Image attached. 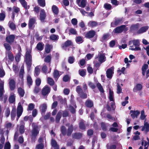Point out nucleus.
<instances>
[{
    "label": "nucleus",
    "mask_w": 149,
    "mask_h": 149,
    "mask_svg": "<svg viewBox=\"0 0 149 149\" xmlns=\"http://www.w3.org/2000/svg\"><path fill=\"white\" fill-rule=\"evenodd\" d=\"M109 100L107 106V109L108 111H110L111 109V108L110 107V106L113 109H114L115 108L113 92L110 89L109 91Z\"/></svg>",
    "instance_id": "f257e3e1"
},
{
    "label": "nucleus",
    "mask_w": 149,
    "mask_h": 149,
    "mask_svg": "<svg viewBox=\"0 0 149 149\" xmlns=\"http://www.w3.org/2000/svg\"><path fill=\"white\" fill-rule=\"evenodd\" d=\"M31 51L30 49L27 50L25 58V61L27 66V70L29 71L31 65L32 58L30 54Z\"/></svg>",
    "instance_id": "f03ea898"
},
{
    "label": "nucleus",
    "mask_w": 149,
    "mask_h": 149,
    "mask_svg": "<svg viewBox=\"0 0 149 149\" xmlns=\"http://www.w3.org/2000/svg\"><path fill=\"white\" fill-rule=\"evenodd\" d=\"M134 46V47L133 45H131L130 46V49L132 50H140V48L139 47V42L138 40H134L132 41H130L129 44L131 45L132 44Z\"/></svg>",
    "instance_id": "7ed1b4c3"
},
{
    "label": "nucleus",
    "mask_w": 149,
    "mask_h": 149,
    "mask_svg": "<svg viewBox=\"0 0 149 149\" xmlns=\"http://www.w3.org/2000/svg\"><path fill=\"white\" fill-rule=\"evenodd\" d=\"M33 129L31 132L32 139L35 138L39 133L40 128L37 126L35 125L34 123L32 124Z\"/></svg>",
    "instance_id": "20e7f679"
},
{
    "label": "nucleus",
    "mask_w": 149,
    "mask_h": 149,
    "mask_svg": "<svg viewBox=\"0 0 149 149\" xmlns=\"http://www.w3.org/2000/svg\"><path fill=\"white\" fill-rule=\"evenodd\" d=\"M147 141L144 140H142L141 146H140L139 149H148L149 144V141L147 138Z\"/></svg>",
    "instance_id": "39448f33"
},
{
    "label": "nucleus",
    "mask_w": 149,
    "mask_h": 149,
    "mask_svg": "<svg viewBox=\"0 0 149 149\" xmlns=\"http://www.w3.org/2000/svg\"><path fill=\"white\" fill-rule=\"evenodd\" d=\"M114 67H112L107 70L106 72V75L108 78L109 79H111L112 78L113 75L114 73Z\"/></svg>",
    "instance_id": "423d86ee"
},
{
    "label": "nucleus",
    "mask_w": 149,
    "mask_h": 149,
    "mask_svg": "<svg viewBox=\"0 0 149 149\" xmlns=\"http://www.w3.org/2000/svg\"><path fill=\"white\" fill-rule=\"evenodd\" d=\"M23 111L22 108L20 103H19L17 108V115L18 118L17 119V120L21 116Z\"/></svg>",
    "instance_id": "0eeeda50"
},
{
    "label": "nucleus",
    "mask_w": 149,
    "mask_h": 149,
    "mask_svg": "<svg viewBox=\"0 0 149 149\" xmlns=\"http://www.w3.org/2000/svg\"><path fill=\"white\" fill-rule=\"evenodd\" d=\"M4 82L3 81H1L0 80V98L1 100H2V96L3 94L4 93L3 90V85Z\"/></svg>",
    "instance_id": "6e6552de"
},
{
    "label": "nucleus",
    "mask_w": 149,
    "mask_h": 149,
    "mask_svg": "<svg viewBox=\"0 0 149 149\" xmlns=\"http://www.w3.org/2000/svg\"><path fill=\"white\" fill-rule=\"evenodd\" d=\"M125 27V25H122L116 28L113 31V32L115 33H121Z\"/></svg>",
    "instance_id": "1a4fd4ad"
},
{
    "label": "nucleus",
    "mask_w": 149,
    "mask_h": 149,
    "mask_svg": "<svg viewBox=\"0 0 149 149\" xmlns=\"http://www.w3.org/2000/svg\"><path fill=\"white\" fill-rule=\"evenodd\" d=\"M15 39V36L14 35H8L6 37L7 42L10 44L14 42Z\"/></svg>",
    "instance_id": "9d476101"
},
{
    "label": "nucleus",
    "mask_w": 149,
    "mask_h": 149,
    "mask_svg": "<svg viewBox=\"0 0 149 149\" xmlns=\"http://www.w3.org/2000/svg\"><path fill=\"white\" fill-rule=\"evenodd\" d=\"M50 90L49 87L46 85L44 87L42 91V94L44 95H46L50 92Z\"/></svg>",
    "instance_id": "9b49d317"
},
{
    "label": "nucleus",
    "mask_w": 149,
    "mask_h": 149,
    "mask_svg": "<svg viewBox=\"0 0 149 149\" xmlns=\"http://www.w3.org/2000/svg\"><path fill=\"white\" fill-rule=\"evenodd\" d=\"M98 60L101 63L104 62L106 60L104 54L99 53L98 54Z\"/></svg>",
    "instance_id": "f8f14e48"
},
{
    "label": "nucleus",
    "mask_w": 149,
    "mask_h": 149,
    "mask_svg": "<svg viewBox=\"0 0 149 149\" xmlns=\"http://www.w3.org/2000/svg\"><path fill=\"white\" fill-rule=\"evenodd\" d=\"M46 17L45 11L44 9H42L40 12V19L42 22H43Z\"/></svg>",
    "instance_id": "ddd939ff"
},
{
    "label": "nucleus",
    "mask_w": 149,
    "mask_h": 149,
    "mask_svg": "<svg viewBox=\"0 0 149 149\" xmlns=\"http://www.w3.org/2000/svg\"><path fill=\"white\" fill-rule=\"evenodd\" d=\"M77 2L79 6L82 8H84L86 5L85 0H77Z\"/></svg>",
    "instance_id": "4468645a"
},
{
    "label": "nucleus",
    "mask_w": 149,
    "mask_h": 149,
    "mask_svg": "<svg viewBox=\"0 0 149 149\" xmlns=\"http://www.w3.org/2000/svg\"><path fill=\"white\" fill-rule=\"evenodd\" d=\"M130 114L131 116L133 118H137L138 116L140 114V112L138 111H130Z\"/></svg>",
    "instance_id": "2eb2a0df"
},
{
    "label": "nucleus",
    "mask_w": 149,
    "mask_h": 149,
    "mask_svg": "<svg viewBox=\"0 0 149 149\" xmlns=\"http://www.w3.org/2000/svg\"><path fill=\"white\" fill-rule=\"evenodd\" d=\"M148 26H145L141 28L137 32L138 34L146 32L148 29Z\"/></svg>",
    "instance_id": "dca6fc26"
},
{
    "label": "nucleus",
    "mask_w": 149,
    "mask_h": 149,
    "mask_svg": "<svg viewBox=\"0 0 149 149\" xmlns=\"http://www.w3.org/2000/svg\"><path fill=\"white\" fill-rule=\"evenodd\" d=\"M36 19L34 18H31L29 19L28 25L29 28H31L35 23Z\"/></svg>",
    "instance_id": "f3484780"
},
{
    "label": "nucleus",
    "mask_w": 149,
    "mask_h": 149,
    "mask_svg": "<svg viewBox=\"0 0 149 149\" xmlns=\"http://www.w3.org/2000/svg\"><path fill=\"white\" fill-rule=\"evenodd\" d=\"M95 34V32L93 31H91L87 33L86 36L88 38H91L93 37Z\"/></svg>",
    "instance_id": "a211bd4d"
},
{
    "label": "nucleus",
    "mask_w": 149,
    "mask_h": 149,
    "mask_svg": "<svg viewBox=\"0 0 149 149\" xmlns=\"http://www.w3.org/2000/svg\"><path fill=\"white\" fill-rule=\"evenodd\" d=\"M142 131H145L147 132L149 131V124L145 121L144 126L142 127Z\"/></svg>",
    "instance_id": "6ab92c4d"
},
{
    "label": "nucleus",
    "mask_w": 149,
    "mask_h": 149,
    "mask_svg": "<svg viewBox=\"0 0 149 149\" xmlns=\"http://www.w3.org/2000/svg\"><path fill=\"white\" fill-rule=\"evenodd\" d=\"M47 109V105L45 103L43 104L40 105V109L42 113H44Z\"/></svg>",
    "instance_id": "aec40b11"
},
{
    "label": "nucleus",
    "mask_w": 149,
    "mask_h": 149,
    "mask_svg": "<svg viewBox=\"0 0 149 149\" xmlns=\"http://www.w3.org/2000/svg\"><path fill=\"white\" fill-rule=\"evenodd\" d=\"M142 88V86L141 84H138L134 86L133 91L134 92H136L138 91L141 90Z\"/></svg>",
    "instance_id": "412c9836"
},
{
    "label": "nucleus",
    "mask_w": 149,
    "mask_h": 149,
    "mask_svg": "<svg viewBox=\"0 0 149 149\" xmlns=\"http://www.w3.org/2000/svg\"><path fill=\"white\" fill-rule=\"evenodd\" d=\"M9 85L11 90H13L15 87V83L14 80L13 79L10 80Z\"/></svg>",
    "instance_id": "4be33fe9"
},
{
    "label": "nucleus",
    "mask_w": 149,
    "mask_h": 149,
    "mask_svg": "<svg viewBox=\"0 0 149 149\" xmlns=\"http://www.w3.org/2000/svg\"><path fill=\"white\" fill-rule=\"evenodd\" d=\"M121 20L119 19H118L116 20L114 22L111 23V26L114 27L116 26L121 23Z\"/></svg>",
    "instance_id": "5701e85b"
},
{
    "label": "nucleus",
    "mask_w": 149,
    "mask_h": 149,
    "mask_svg": "<svg viewBox=\"0 0 149 149\" xmlns=\"http://www.w3.org/2000/svg\"><path fill=\"white\" fill-rule=\"evenodd\" d=\"M13 13L12 17V18L13 19H14L15 17V14L14 13H17L19 11V8L17 7L14 6L13 8Z\"/></svg>",
    "instance_id": "b1692460"
},
{
    "label": "nucleus",
    "mask_w": 149,
    "mask_h": 149,
    "mask_svg": "<svg viewBox=\"0 0 149 149\" xmlns=\"http://www.w3.org/2000/svg\"><path fill=\"white\" fill-rule=\"evenodd\" d=\"M51 144L52 146L54 148V149H59V146L57 145L56 142L55 140L52 139Z\"/></svg>",
    "instance_id": "393cba45"
},
{
    "label": "nucleus",
    "mask_w": 149,
    "mask_h": 149,
    "mask_svg": "<svg viewBox=\"0 0 149 149\" xmlns=\"http://www.w3.org/2000/svg\"><path fill=\"white\" fill-rule=\"evenodd\" d=\"M62 112L61 111H59L56 117V121L58 123L60 120L61 118V115Z\"/></svg>",
    "instance_id": "a878e982"
},
{
    "label": "nucleus",
    "mask_w": 149,
    "mask_h": 149,
    "mask_svg": "<svg viewBox=\"0 0 149 149\" xmlns=\"http://www.w3.org/2000/svg\"><path fill=\"white\" fill-rule=\"evenodd\" d=\"M52 48V46L48 44L46 45L45 50L46 52L47 53H49L50 52L51 49Z\"/></svg>",
    "instance_id": "bb28decb"
},
{
    "label": "nucleus",
    "mask_w": 149,
    "mask_h": 149,
    "mask_svg": "<svg viewBox=\"0 0 149 149\" xmlns=\"http://www.w3.org/2000/svg\"><path fill=\"white\" fill-rule=\"evenodd\" d=\"M21 123L22 124V125H20V127L19 130L20 133L21 134H23L24 132V126L23 125L24 122H23V121H21Z\"/></svg>",
    "instance_id": "cd10ccee"
},
{
    "label": "nucleus",
    "mask_w": 149,
    "mask_h": 149,
    "mask_svg": "<svg viewBox=\"0 0 149 149\" xmlns=\"http://www.w3.org/2000/svg\"><path fill=\"white\" fill-rule=\"evenodd\" d=\"M86 105V107H91L93 106V102L91 100H88L85 103Z\"/></svg>",
    "instance_id": "c85d7f7f"
},
{
    "label": "nucleus",
    "mask_w": 149,
    "mask_h": 149,
    "mask_svg": "<svg viewBox=\"0 0 149 149\" xmlns=\"http://www.w3.org/2000/svg\"><path fill=\"white\" fill-rule=\"evenodd\" d=\"M148 68V65L146 64H144L142 68V74L143 75H145V72Z\"/></svg>",
    "instance_id": "c756f323"
},
{
    "label": "nucleus",
    "mask_w": 149,
    "mask_h": 149,
    "mask_svg": "<svg viewBox=\"0 0 149 149\" xmlns=\"http://www.w3.org/2000/svg\"><path fill=\"white\" fill-rule=\"evenodd\" d=\"M146 115H145L144 110H142L141 111L140 118L141 120H143L146 119Z\"/></svg>",
    "instance_id": "7c9ffc66"
},
{
    "label": "nucleus",
    "mask_w": 149,
    "mask_h": 149,
    "mask_svg": "<svg viewBox=\"0 0 149 149\" xmlns=\"http://www.w3.org/2000/svg\"><path fill=\"white\" fill-rule=\"evenodd\" d=\"M9 102L11 103L14 102L15 101V96L14 94H11L9 98Z\"/></svg>",
    "instance_id": "2f4dec72"
},
{
    "label": "nucleus",
    "mask_w": 149,
    "mask_h": 149,
    "mask_svg": "<svg viewBox=\"0 0 149 149\" xmlns=\"http://www.w3.org/2000/svg\"><path fill=\"white\" fill-rule=\"evenodd\" d=\"M53 75L55 80H57L59 76L58 71L56 70H55L53 73Z\"/></svg>",
    "instance_id": "473e14b6"
},
{
    "label": "nucleus",
    "mask_w": 149,
    "mask_h": 149,
    "mask_svg": "<svg viewBox=\"0 0 149 149\" xmlns=\"http://www.w3.org/2000/svg\"><path fill=\"white\" fill-rule=\"evenodd\" d=\"M18 93L21 97H22L24 94V90L21 88H19L18 89Z\"/></svg>",
    "instance_id": "72a5a7b5"
},
{
    "label": "nucleus",
    "mask_w": 149,
    "mask_h": 149,
    "mask_svg": "<svg viewBox=\"0 0 149 149\" xmlns=\"http://www.w3.org/2000/svg\"><path fill=\"white\" fill-rule=\"evenodd\" d=\"M139 26V24L133 25L131 27L130 29L131 31H134L137 29Z\"/></svg>",
    "instance_id": "f704fd0d"
},
{
    "label": "nucleus",
    "mask_w": 149,
    "mask_h": 149,
    "mask_svg": "<svg viewBox=\"0 0 149 149\" xmlns=\"http://www.w3.org/2000/svg\"><path fill=\"white\" fill-rule=\"evenodd\" d=\"M68 126H69V127L68 129L67 134L68 135H70L71 134L72 132V125H70V124H68Z\"/></svg>",
    "instance_id": "c9c22d12"
},
{
    "label": "nucleus",
    "mask_w": 149,
    "mask_h": 149,
    "mask_svg": "<svg viewBox=\"0 0 149 149\" xmlns=\"http://www.w3.org/2000/svg\"><path fill=\"white\" fill-rule=\"evenodd\" d=\"M50 38L53 40H56L58 39V36L57 35L52 34L50 36Z\"/></svg>",
    "instance_id": "e433bc0d"
},
{
    "label": "nucleus",
    "mask_w": 149,
    "mask_h": 149,
    "mask_svg": "<svg viewBox=\"0 0 149 149\" xmlns=\"http://www.w3.org/2000/svg\"><path fill=\"white\" fill-rule=\"evenodd\" d=\"M27 80L28 84L29 86H30V85L32 84V79H31V77L30 76L28 75L27 76Z\"/></svg>",
    "instance_id": "4c0bfd02"
},
{
    "label": "nucleus",
    "mask_w": 149,
    "mask_h": 149,
    "mask_svg": "<svg viewBox=\"0 0 149 149\" xmlns=\"http://www.w3.org/2000/svg\"><path fill=\"white\" fill-rule=\"evenodd\" d=\"M38 2L39 5L42 7H44L45 5V0H38Z\"/></svg>",
    "instance_id": "58836bf2"
},
{
    "label": "nucleus",
    "mask_w": 149,
    "mask_h": 149,
    "mask_svg": "<svg viewBox=\"0 0 149 149\" xmlns=\"http://www.w3.org/2000/svg\"><path fill=\"white\" fill-rule=\"evenodd\" d=\"M11 118L13 119H14L15 116H16V109L15 108L13 107V108L12 111L11 113Z\"/></svg>",
    "instance_id": "ea45409f"
},
{
    "label": "nucleus",
    "mask_w": 149,
    "mask_h": 149,
    "mask_svg": "<svg viewBox=\"0 0 149 149\" xmlns=\"http://www.w3.org/2000/svg\"><path fill=\"white\" fill-rule=\"evenodd\" d=\"M79 74L81 76L84 77L86 74V70H85L81 69L79 70Z\"/></svg>",
    "instance_id": "a19ab883"
},
{
    "label": "nucleus",
    "mask_w": 149,
    "mask_h": 149,
    "mask_svg": "<svg viewBox=\"0 0 149 149\" xmlns=\"http://www.w3.org/2000/svg\"><path fill=\"white\" fill-rule=\"evenodd\" d=\"M97 25V23L94 21H90L88 23V25L89 26L94 27Z\"/></svg>",
    "instance_id": "79ce46f5"
},
{
    "label": "nucleus",
    "mask_w": 149,
    "mask_h": 149,
    "mask_svg": "<svg viewBox=\"0 0 149 149\" xmlns=\"http://www.w3.org/2000/svg\"><path fill=\"white\" fill-rule=\"evenodd\" d=\"M36 47L39 50H42L43 48V45L41 43H39L37 44Z\"/></svg>",
    "instance_id": "37998d69"
},
{
    "label": "nucleus",
    "mask_w": 149,
    "mask_h": 149,
    "mask_svg": "<svg viewBox=\"0 0 149 149\" xmlns=\"http://www.w3.org/2000/svg\"><path fill=\"white\" fill-rule=\"evenodd\" d=\"M110 38V36L109 34H105L103 35L102 37V40H108Z\"/></svg>",
    "instance_id": "c03bdc74"
},
{
    "label": "nucleus",
    "mask_w": 149,
    "mask_h": 149,
    "mask_svg": "<svg viewBox=\"0 0 149 149\" xmlns=\"http://www.w3.org/2000/svg\"><path fill=\"white\" fill-rule=\"evenodd\" d=\"M9 26L12 30H15L16 29L15 25L14 23L11 22H9Z\"/></svg>",
    "instance_id": "a18cd8bd"
},
{
    "label": "nucleus",
    "mask_w": 149,
    "mask_h": 149,
    "mask_svg": "<svg viewBox=\"0 0 149 149\" xmlns=\"http://www.w3.org/2000/svg\"><path fill=\"white\" fill-rule=\"evenodd\" d=\"M52 10L54 14H56L58 13V9L56 6L54 5L52 6Z\"/></svg>",
    "instance_id": "49530a36"
},
{
    "label": "nucleus",
    "mask_w": 149,
    "mask_h": 149,
    "mask_svg": "<svg viewBox=\"0 0 149 149\" xmlns=\"http://www.w3.org/2000/svg\"><path fill=\"white\" fill-rule=\"evenodd\" d=\"M47 82L50 85L52 86L54 84V81L53 79L51 78L48 77L47 78Z\"/></svg>",
    "instance_id": "de8ad7c7"
},
{
    "label": "nucleus",
    "mask_w": 149,
    "mask_h": 149,
    "mask_svg": "<svg viewBox=\"0 0 149 149\" xmlns=\"http://www.w3.org/2000/svg\"><path fill=\"white\" fill-rule=\"evenodd\" d=\"M76 41L77 42L78 44H80L82 43L83 40L82 38L81 37H77L76 39Z\"/></svg>",
    "instance_id": "09e8293b"
},
{
    "label": "nucleus",
    "mask_w": 149,
    "mask_h": 149,
    "mask_svg": "<svg viewBox=\"0 0 149 149\" xmlns=\"http://www.w3.org/2000/svg\"><path fill=\"white\" fill-rule=\"evenodd\" d=\"M79 127L80 129L84 130L85 129V125L84 124V121L81 120L79 123Z\"/></svg>",
    "instance_id": "8fccbe9b"
},
{
    "label": "nucleus",
    "mask_w": 149,
    "mask_h": 149,
    "mask_svg": "<svg viewBox=\"0 0 149 149\" xmlns=\"http://www.w3.org/2000/svg\"><path fill=\"white\" fill-rule=\"evenodd\" d=\"M125 70V67H123L121 69L118 70L117 71V72L118 74H119L120 75L122 73L124 74V71Z\"/></svg>",
    "instance_id": "3c124183"
},
{
    "label": "nucleus",
    "mask_w": 149,
    "mask_h": 149,
    "mask_svg": "<svg viewBox=\"0 0 149 149\" xmlns=\"http://www.w3.org/2000/svg\"><path fill=\"white\" fill-rule=\"evenodd\" d=\"M77 92L79 95H81L82 93V90L80 86H77L76 88Z\"/></svg>",
    "instance_id": "603ef678"
},
{
    "label": "nucleus",
    "mask_w": 149,
    "mask_h": 149,
    "mask_svg": "<svg viewBox=\"0 0 149 149\" xmlns=\"http://www.w3.org/2000/svg\"><path fill=\"white\" fill-rule=\"evenodd\" d=\"M97 86L98 88L99 91L103 93L104 92V90L103 88L102 87L101 84L100 83H98L97 84Z\"/></svg>",
    "instance_id": "864d4df0"
},
{
    "label": "nucleus",
    "mask_w": 149,
    "mask_h": 149,
    "mask_svg": "<svg viewBox=\"0 0 149 149\" xmlns=\"http://www.w3.org/2000/svg\"><path fill=\"white\" fill-rule=\"evenodd\" d=\"M24 72V66L22 65L21 68L19 72V76L21 77L22 78Z\"/></svg>",
    "instance_id": "5fc2aeb1"
},
{
    "label": "nucleus",
    "mask_w": 149,
    "mask_h": 149,
    "mask_svg": "<svg viewBox=\"0 0 149 149\" xmlns=\"http://www.w3.org/2000/svg\"><path fill=\"white\" fill-rule=\"evenodd\" d=\"M40 72V70L37 66L35 68V75L37 76Z\"/></svg>",
    "instance_id": "6e6d98bb"
},
{
    "label": "nucleus",
    "mask_w": 149,
    "mask_h": 149,
    "mask_svg": "<svg viewBox=\"0 0 149 149\" xmlns=\"http://www.w3.org/2000/svg\"><path fill=\"white\" fill-rule=\"evenodd\" d=\"M61 132L63 135H65L66 133V130L64 126H62L61 127Z\"/></svg>",
    "instance_id": "4d7b16f0"
},
{
    "label": "nucleus",
    "mask_w": 149,
    "mask_h": 149,
    "mask_svg": "<svg viewBox=\"0 0 149 149\" xmlns=\"http://www.w3.org/2000/svg\"><path fill=\"white\" fill-rule=\"evenodd\" d=\"M5 13L4 12L0 13V21H3L5 18Z\"/></svg>",
    "instance_id": "13d9d810"
},
{
    "label": "nucleus",
    "mask_w": 149,
    "mask_h": 149,
    "mask_svg": "<svg viewBox=\"0 0 149 149\" xmlns=\"http://www.w3.org/2000/svg\"><path fill=\"white\" fill-rule=\"evenodd\" d=\"M19 1L24 7L26 8H27V4L25 0H19Z\"/></svg>",
    "instance_id": "bf43d9fd"
},
{
    "label": "nucleus",
    "mask_w": 149,
    "mask_h": 149,
    "mask_svg": "<svg viewBox=\"0 0 149 149\" xmlns=\"http://www.w3.org/2000/svg\"><path fill=\"white\" fill-rule=\"evenodd\" d=\"M10 144L9 142L6 143L4 147V149H10Z\"/></svg>",
    "instance_id": "052dcab7"
},
{
    "label": "nucleus",
    "mask_w": 149,
    "mask_h": 149,
    "mask_svg": "<svg viewBox=\"0 0 149 149\" xmlns=\"http://www.w3.org/2000/svg\"><path fill=\"white\" fill-rule=\"evenodd\" d=\"M117 93L118 94L121 93L122 91V89L121 86L119 85L118 84H117Z\"/></svg>",
    "instance_id": "680f3d73"
},
{
    "label": "nucleus",
    "mask_w": 149,
    "mask_h": 149,
    "mask_svg": "<svg viewBox=\"0 0 149 149\" xmlns=\"http://www.w3.org/2000/svg\"><path fill=\"white\" fill-rule=\"evenodd\" d=\"M12 124L10 123H6V127L8 129H10L13 127Z\"/></svg>",
    "instance_id": "e2e57ef3"
},
{
    "label": "nucleus",
    "mask_w": 149,
    "mask_h": 149,
    "mask_svg": "<svg viewBox=\"0 0 149 149\" xmlns=\"http://www.w3.org/2000/svg\"><path fill=\"white\" fill-rule=\"evenodd\" d=\"M21 54L20 51H19V52H18V53L16 55L15 57V59L16 61H19L20 59V57L21 56Z\"/></svg>",
    "instance_id": "0e129e2a"
},
{
    "label": "nucleus",
    "mask_w": 149,
    "mask_h": 149,
    "mask_svg": "<svg viewBox=\"0 0 149 149\" xmlns=\"http://www.w3.org/2000/svg\"><path fill=\"white\" fill-rule=\"evenodd\" d=\"M129 97H128L127 96L125 98V101L124 102H123L122 103V105L124 106H125L126 104H127L128 102V101L127 100L128 99Z\"/></svg>",
    "instance_id": "69168bd1"
},
{
    "label": "nucleus",
    "mask_w": 149,
    "mask_h": 149,
    "mask_svg": "<svg viewBox=\"0 0 149 149\" xmlns=\"http://www.w3.org/2000/svg\"><path fill=\"white\" fill-rule=\"evenodd\" d=\"M44 147L43 144L40 143L36 146V149H42Z\"/></svg>",
    "instance_id": "338daca9"
},
{
    "label": "nucleus",
    "mask_w": 149,
    "mask_h": 149,
    "mask_svg": "<svg viewBox=\"0 0 149 149\" xmlns=\"http://www.w3.org/2000/svg\"><path fill=\"white\" fill-rule=\"evenodd\" d=\"M72 43L70 40H68L66 41L64 44V45L65 47H68L72 45Z\"/></svg>",
    "instance_id": "774afa93"
}]
</instances>
